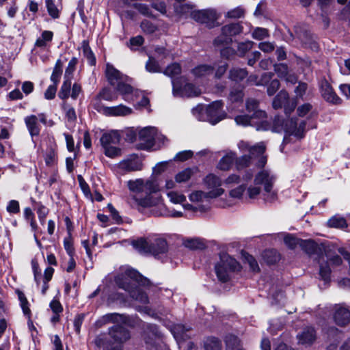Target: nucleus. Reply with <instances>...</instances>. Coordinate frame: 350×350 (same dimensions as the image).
I'll return each mask as SVG.
<instances>
[{"mask_svg": "<svg viewBox=\"0 0 350 350\" xmlns=\"http://www.w3.org/2000/svg\"><path fill=\"white\" fill-rule=\"evenodd\" d=\"M127 186L130 191L136 193H144V198H135L137 204L144 208H150V213L155 217H180L183 213L174 210L168 209L162 202L159 196H153L152 194L159 191V185L157 180L153 177L144 180L137 178L134 180H129Z\"/></svg>", "mask_w": 350, "mask_h": 350, "instance_id": "nucleus-1", "label": "nucleus"}, {"mask_svg": "<svg viewBox=\"0 0 350 350\" xmlns=\"http://www.w3.org/2000/svg\"><path fill=\"white\" fill-rule=\"evenodd\" d=\"M115 282L119 288L126 291L133 299L143 304L148 303V295L139 286H148L150 281L136 270L129 267H122L120 272L115 278Z\"/></svg>", "mask_w": 350, "mask_h": 350, "instance_id": "nucleus-2", "label": "nucleus"}, {"mask_svg": "<svg viewBox=\"0 0 350 350\" xmlns=\"http://www.w3.org/2000/svg\"><path fill=\"white\" fill-rule=\"evenodd\" d=\"M275 180L274 175L267 170H262L254 178V186H250L247 189V194L250 198L254 199L260 194V189L258 185L264 187L265 200L273 202L276 199L277 193L273 191V186Z\"/></svg>", "mask_w": 350, "mask_h": 350, "instance_id": "nucleus-3", "label": "nucleus"}, {"mask_svg": "<svg viewBox=\"0 0 350 350\" xmlns=\"http://www.w3.org/2000/svg\"><path fill=\"white\" fill-rule=\"evenodd\" d=\"M133 247L141 254H151L155 257L159 254H165L168 250L167 241L161 237H157L148 241L140 238L132 242Z\"/></svg>", "mask_w": 350, "mask_h": 350, "instance_id": "nucleus-4", "label": "nucleus"}, {"mask_svg": "<svg viewBox=\"0 0 350 350\" xmlns=\"http://www.w3.org/2000/svg\"><path fill=\"white\" fill-rule=\"evenodd\" d=\"M240 269L238 261L225 252L219 254V260L215 265L216 275L221 282L230 280V273Z\"/></svg>", "mask_w": 350, "mask_h": 350, "instance_id": "nucleus-5", "label": "nucleus"}, {"mask_svg": "<svg viewBox=\"0 0 350 350\" xmlns=\"http://www.w3.org/2000/svg\"><path fill=\"white\" fill-rule=\"evenodd\" d=\"M300 247L306 254L310 256L317 254L319 257V263L320 266L319 275L321 278L325 282L330 280L331 269L327 265V262L323 264L321 260H324V256L322 254V247L312 240H302L300 242Z\"/></svg>", "mask_w": 350, "mask_h": 350, "instance_id": "nucleus-6", "label": "nucleus"}, {"mask_svg": "<svg viewBox=\"0 0 350 350\" xmlns=\"http://www.w3.org/2000/svg\"><path fill=\"white\" fill-rule=\"evenodd\" d=\"M243 27L239 23L227 24L222 27L221 34L214 40L215 46H224L232 42V38L240 34Z\"/></svg>", "mask_w": 350, "mask_h": 350, "instance_id": "nucleus-7", "label": "nucleus"}, {"mask_svg": "<svg viewBox=\"0 0 350 350\" xmlns=\"http://www.w3.org/2000/svg\"><path fill=\"white\" fill-rule=\"evenodd\" d=\"M246 109L251 113L253 118L258 120L260 125L258 130L267 131L269 129V123L265 120L266 113L258 109V101L254 98H249L246 101Z\"/></svg>", "mask_w": 350, "mask_h": 350, "instance_id": "nucleus-8", "label": "nucleus"}, {"mask_svg": "<svg viewBox=\"0 0 350 350\" xmlns=\"http://www.w3.org/2000/svg\"><path fill=\"white\" fill-rule=\"evenodd\" d=\"M190 329V327L181 324L174 325L172 328V334L178 344L180 348L185 347L184 346L185 345V347H187V350L193 349L194 346L193 343L191 341H187V339L190 338V336L188 334V332H189Z\"/></svg>", "mask_w": 350, "mask_h": 350, "instance_id": "nucleus-9", "label": "nucleus"}, {"mask_svg": "<svg viewBox=\"0 0 350 350\" xmlns=\"http://www.w3.org/2000/svg\"><path fill=\"white\" fill-rule=\"evenodd\" d=\"M117 168L122 173L126 174L143 169L142 159L135 154L129 155L117 164Z\"/></svg>", "mask_w": 350, "mask_h": 350, "instance_id": "nucleus-10", "label": "nucleus"}, {"mask_svg": "<svg viewBox=\"0 0 350 350\" xmlns=\"http://www.w3.org/2000/svg\"><path fill=\"white\" fill-rule=\"evenodd\" d=\"M143 338L148 350H158L157 339L160 337V332L156 325L147 323L144 327Z\"/></svg>", "mask_w": 350, "mask_h": 350, "instance_id": "nucleus-11", "label": "nucleus"}, {"mask_svg": "<svg viewBox=\"0 0 350 350\" xmlns=\"http://www.w3.org/2000/svg\"><path fill=\"white\" fill-rule=\"evenodd\" d=\"M222 109L223 103L220 100H216L210 104L206 109L207 121L214 125L224 120L226 114Z\"/></svg>", "mask_w": 350, "mask_h": 350, "instance_id": "nucleus-12", "label": "nucleus"}, {"mask_svg": "<svg viewBox=\"0 0 350 350\" xmlns=\"http://www.w3.org/2000/svg\"><path fill=\"white\" fill-rule=\"evenodd\" d=\"M157 136V129L153 126H147L139 131L138 137L141 143L137 145V148L147 150L152 148L154 144V139Z\"/></svg>", "mask_w": 350, "mask_h": 350, "instance_id": "nucleus-13", "label": "nucleus"}, {"mask_svg": "<svg viewBox=\"0 0 350 350\" xmlns=\"http://www.w3.org/2000/svg\"><path fill=\"white\" fill-rule=\"evenodd\" d=\"M172 93L174 96L192 97L200 94V90L191 83H187L182 88L180 85V79H173Z\"/></svg>", "mask_w": 350, "mask_h": 350, "instance_id": "nucleus-14", "label": "nucleus"}, {"mask_svg": "<svg viewBox=\"0 0 350 350\" xmlns=\"http://www.w3.org/2000/svg\"><path fill=\"white\" fill-rule=\"evenodd\" d=\"M191 18L198 23L205 24L209 28L215 27L217 14L213 10H196L191 14Z\"/></svg>", "mask_w": 350, "mask_h": 350, "instance_id": "nucleus-15", "label": "nucleus"}, {"mask_svg": "<svg viewBox=\"0 0 350 350\" xmlns=\"http://www.w3.org/2000/svg\"><path fill=\"white\" fill-rule=\"evenodd\" d=\"M224 193V189H217L215 191H209L204 192L202 191H195L189 196V200L192 202L198 203L199 204H209V200L216 198L221 196ZM210 206V205H208Z\"/></svg>", "mask_w": 350, "mask_h": 350, "instance_id": "nucleus-16", "label": "nucleus"}, {"mask_svg": "<svg viewBox=\"0 0 350 350\" xmlns=\"http://www.w3.org/2000/svg\"><path fill=\"white\" fill-rule=\"evenodd\" d=\"M94 108L98 111H102L105 115L109 116H126L133 112V109L124 105H119L113 107L96 106Z\"/></svg>", "mask_w": 350, "mask_h": 350, "instance_id": "nucleus-17", "label": "nucleus"}, {"mask_svg": "<svg viewBox=\"0 0 350 350\" xmlns=\"http://www.w3.org/2000/svg\"><path fill=\"white\" fill-rule=\"evenodd\" d=\"M273 107L275 109H280L282 107L284 108L285 113H289L295 108V104L292 103L289 104V96L286 91L281 90L274 98L272 103Z\"/></svg>", "mask_w": 350, "mask_h": 350, "instance_id": "nucleus-18", "label": "nucleus"}, {"mask_svg": "<svg viewBox=\"0 0 350 350\" xmlns=\"http://www.w3.org/2000/svg\"><path fill=\"white\" fill-rule=\"evenodd\" d=\"M105 75L108 82L114 88L123 80H129V77L121 73L109 63L106 64Z\"/></svg>", "mask_w": 350, "mask_h": 350, "instance_id": "nucleus-19", "label": "nucleus"}, {"mask_svg": "<svg viewBox=\"0 0 350 350\" xmlns=\"http://www.w3.org/2000/svg\"><path fill=\"white\" fill-rule=\"evenodd\" d=\"M131 79L123 80L114 88L122 96L123 99L126 101H133V96L137 94V90H135L130 84Z\"/></svg>", "mask_w": 350, "mask_h": 350, "instance_id": "nucleus-20", "label": "nucleus"}, {"mask_svg": "<svg viewBox=\"0 0 350 350\" xmlns=\"http://www.w3.org/2000/svg\"><path fill=\"white\" fill-rule=\"evenodd\" d=\"M109 335L116 343L121 344L130 338L129 332L123 326L116 325L109 329Z\"/></svg>", "mask_w": 350, "mask_h": 350, "instance_id": "nucleus-21", "label": "nucleus"}, {"mask_svg": "<svg viewBox=\"0 0 350 350\" xmlns=\"http://www.w3.org/2000/svg\"><path fill=\"white\" fill-rule=\"evenodd\" d=\"M297 338L299 344L311 345L317 339L316 331L312 327H306L297 334Z\"/></svg>", "mask_w": 350, "mask_h": 350, "instance_id": "nucleus-22", "label": "nucleus"}, {"mask_svg": "<svg viewBox=\"0 0 350 350\" xmlns=\"http://www.w3.org/2000/svg\"><path fill=\"white\" fill-rule=\"evenodd\" d=\"M295 32L297 38L304 45L313 49L317 48V43L313 40L312 35L308 31L299 26H296L295 27Z\"/></svg>", "mask_w": 350, "mask_h": 350, "instance_id": "nucleus-23", "label": "nucleus"}, {"mask_svg": "<svg viewBox=\"0 0 350 350\" xmlns=\"http://www.w3.org/2000/svg\"><path fill=\"white\" fill-rule=\"evenodd\" d=\"M321 92L323 98L327 102L337 104L340 101V98L336 95L332 87L327 81H322L321 84Z\"/></svg>", "mask_w": 350, "mask_h": 350, "instance_id": "nucleus-24", "label": "nucleus"}, {"mask_svg": "<svg viewBox=\"0 0 350 350\" xmlns=\"http://www.w3.org/2000/svg\"><path fill=\"white\" fill-rule=\"evenodd\" d=\"M336 323L340 326H345L350 321V310L342 306H337L334 314Z\"/></svg>", "mask_w": 350, "mask_h": 350, "instance_id": "nucleus-25", "label": "nucleus"}, {"mask_svg": "<svg viewBox=\"0 0 350 350\" xmlns=\"http://www.w3.org/2000/svg\"><path fill=\"white\" fill-rule=\"evenodd\" d=\"M290 124V128H288V135H293L297 137H303L305 128H306V122L304 120H301L298 122L296 118H291L288 120Z\"/></svg>", "mask_w": 350, "mask_h": 350, "instance_id": "nucleus-26", "label": "nucleus"}, {"mask_svg": "<svg viewBox=\"0 0 350 350\" xmlns=\"http://www.w3.org/2000/svg\"><path fill=\"white\" fill-rule=\"evenodd\" d=\"M289 120H284L282 118L276 116L273 120L272 125L269 124V129L268 130L271 129L275 133L285 132L288 134V128H290Z\"/></svg>", "mask_w": 350, "mask_h": 350, "instance_id": "nucleus-27", "label": "nucleus"}, {"mask_svg": "<svg viewBox=\"0 0 350 350\" xmlns=\"http://www.w3.org/2000/svg\"><path fill=\"white\" fill-rule=\"evenodd\" d=\"M25 122L31 137L38 136L40 132V127L38 122V117L35 115L27 116Z\"/></svg>", "mask_w": 350, "mask_h": 350, "instance_id": "nucleus-28", "label": "nucleus"}, {"mask_svg": "<svg viewBox=\"0 0 350 350\" xmlns=\"http://www.w3.org/2000/svg\"><path fill=\"white\" fill-rule=\"evenodd\" d=\"M120 135L118 131H111L109 133H105L100 138L101 146H111L119 144Z\"/></svg>", "mask_w": 350, "mask_h": 350, "instance_id": "nucleus-29", "label": "nucleus"}, {"mask_svg": "<svg viewBox=\"0 0 350 350\" xmlns=\"http://www.w3.org/2000/svg\"><path fill=\"white\" fill-rule=\"evenodd\" d=\"M213 66L208 64H201L192 70V73L196 77L205 78L213 73Z\"/></svg>", "mask_w": 350, "mask_h": 350, "instance_id": "nucleus-30", "label": "nucleus"}, {"mask_svg": "<svg viewBox=\"0 0 350 350\" xmlns=\"http://www.w3.org/2000/svg\"><path fill=\"white\" fill-rule=\"evenodd\" d=\"M204 184L206 187L209 191H215L217 189H223L221 188V179L214 175V174H208L204 179Z\"/></svg>", "mask_w": 350, "mask_h": 350, "instance_id": "nucleus-31", "label": "nucleus"}, {"mask_svg": "<svg viewBox=\"0 0 350 350\" xmlns=\"http://www.w3.org/2000/svg\"><path fill=\"white\" fill-rule=\"evenodd\" d=\"M235 158L236 155L234 153L232 152L226 153L219 160L217 164V168L223 171L228 170L234 163Z\"/></svg>", "mask_w": 350, "mask_h": 350, "instance_id": "nucleus-32", "label": "nucleus"}, {"mask_svg": "<svg viewBox=\"0 0 350 350\" xmlns=\"http://www.w3.org/2000/svg\"><path fill=\"white\" fill-rule=\"evenodd\" d=\"M234 120L238 125L241 126H254L258 130V126L260 125L258 120L253 118L251 115L244 114L239 115L234 118Z\"/></svg>", "mask_w": 350, "mask_h": 350, "instance_id": "nucleus-33", "label": "nucleus"}, {"mask_svg": "<svg viewBox=\"0 0 350 350\" xmlns=\"http://www.w3.org/2000/svg\"><path fill=\"white\" fill-rule=\"evenodd\" d=\"M226 350H244L242 348L241 340L232 334H228L225 338Z\"/></svg>", "mask_w": 350, "mask_h": 350, "instance_id": "nucleus-34", "label": "nucleus"}, {"mask_svg": "<svg viewBox=\"0 0 350 350\" xmlns=\"http://www.w3.org/2000/svg\"><path fill=\"white\" fill-rule=\"evenodd\" d=\"M247 76V72L244 68H233L229 72V79L235 82L243 81Z\"/></svg>", "mask_w": 350, "mask_h": 350, "instance_id": "nucleus-35", "label": "nucleus"}, {"mask_svg": "<svg viewBox=\"0 0 350 350\" xmlns=\"http://www.w3.org/2000/svg\"><path fill=\"white\" fill-rule=\"evenodd\" d=\"M62 67L63 62L60 59H58L56 61V63L53 70V72L50 77L51 81L55 84L57 85L59 82L61 76L62 75Z\"/></svg>", "mask_w": 350, "mask_h": 350, "instance_id": "nucleus-36", "label": "nucleus"}, {"mask_svg": "<svg viewBox=\"0 0 350 350\" xmlns=\"http://www.w3.org/2000/svg\"><path fill=\"white\" fill-rule=\"evenodd\" d=\"M82 49L84 56L86 57L88 63L91 66H94L96 62V57L91 50L89 43L87 40H83L82 42Z\"/></svg>", "mask_w": 350, "mask_h": 350, "instance_id": "nucleus-37", "label": "nucleus"}, {"mask_svg": "<svg viewBox=\"0 0 350 350\" xmlns=\"http://www.w3.org/2000/svg\"><path fill=\"white\" fill-rule=\"evenodd\" d=\"M327 225L331 228L342 229L347 227L346 219L340 215H335L330 218L327 221Z\"/></svg>", "mask_w": 350, "mask_h": 350, "instance_id": "nucleus-38", "label": "nucleus"}, {"mask_svg": "<svg viewBox=\"0 0 350 350\" xmlns=\"http://www.w3.org/2000/svg\"><path fill=\"white\" fill-rule=\"evenodd\" d=\"M221 342L215 337H208L204 340V348L206 350H221Z\"/></svg>", "mask_w": 350, "mask_h": 350, "instance_id": "nucleus-39", "label": "nucleus"}, {"mask_svg": "<svg viewBox=\"0 0 350 350\" xmlns=\"http://www.w3.org/2000/svg\"><path fill=\"white\" fill-rule=\"evenodd\" d=\"M71 88V79L64 78V81L62 85L58 96L62 99H66L69 97Z\"/></svg>", "mask_w": 350, "mask_h": 350, "instance_id": "nucleus-40", "label": "nucleus"}, {"mask_svg": "<svg viewBox=\"0 0 350 350\" xmlns=\"http://www.w3.org/2000/svg\"><path fill=\"white\" fill-rule=\"evenodd\" d=\"M273 74L271 72H265L262 75L260 80L258 81V77L255 75L249 77L247 81L251 83H254L256 85H263L268 82L273 77Z\"/></svg>", "mask_w": 350, "mask_h": 350, "instance_id": "nucleus-41", "label": "nucleus"}, {"mask_svg": "<svg viewBox=\"0 0 350 350\" xmlns=\"http://www.w3.org/2000/svg\"><path fill=\"white\" fill-rule=\"evenodd\" d=\"M53 33L51 31H44L42 33L41 37L38 38L35 43V46L38 47H44L46 46V42L52 40Z\"/></svg>", "mask_w": 350, "mask_h": 350, "instance_id": "nucleus-42", "label": "nucleus"}, {"mask_svg": "<svg viewBox=\"0 0 350 350\" xmlns=\"http://www.w3.org/2000/svg\"><path fill=\"white\" fill-rule=\"evenodd\" d=\"M102 147L104 149L105 154L108 157L116 158L121 155V149L114 146L113 145L102 146Z\"/></svg>", "mask_w": 350, "mask_h": 350, "instance_id": "nucleus-43", "label": "nucleus"}, {"mask_svg": "<svg viewBox=\"0 0 350 350\" xmlns=\"http://www.w3.org/2000/svg\"><path fill=\"white\" fill-rule=\"evenodd\" d=\"M181 72V68L178 64L174 63L171 65H169L165 70L164 74L167 76L170 77L173 79H175L174 77Z\"/></svg>", "mask_w": 350, "mask_h": 350, "instance_id": "nucleus-44", "label": "nucleus"}, {"mask_svg": "<svg viewBox=\"0 0 350 350\" xmlns=\"http://www.w3.org/2000/svg\"><path fill=\"white\" fill-rule=\"evenodd\" d=\"M253 45L254 42L250 40L239 42L237 45V53L239 55L240 57L244 56L247 52L252 49Z\"/></svg>", "mask_w": 350, "mask_h": 350, "instance_id": "nucleus-45", "label": "nucleus"}, {"mask_svg": "<svg viewBox=\"0 0 350 350\" xmlns=\"http://www.w3.org/2000/svg\"><path fill=\"white\" fill-rule=\"evenodd\" d=\"M183 244L186 247L191 250L201 249L204 247L203 243L200 239H187L183 241Z\"/></svg>", "mask_w": 350, "mask_h": 350, "instance_id": "nucleus-46", "label": "nucleus"}, {"mask_svg": "<svg viewBox=\"0 0 350 350\" xmlns=\"http://www.w3.org/2000/svg\"><path fill=\"white\" fill-rule=\"evenodd\" d=\"M167 196L173 204H182L186 201V197L183 194L176 191H169L167 193Z\"/></svg>", "mask_w": 350, "mask_h": 350, "instance_id": "nucleus-47", "label": "nucleus"}, {"mask_svg": "<svg viewBox=\"0 0 350 350\" xmlns=\"http://www.w3.org/2000/svg\"><path fill=\"white\" fill-rule=\"evenodd\" d=\"M245 189L246 185L245 183H241L237 187L230 189L229 195L232 198L240 199L243 196Z\"/></svg>", "mask_w": 350, "mask_h": 350, "instance_id": "nucleus-48", "label": "nucleus"}, {"mask_svg": "<svg viewBox=\"0 0 350 350\" xmlns=\"http://www.w3.org/2000/svg\"><path fill=\"white\" fill-rule=\"evenodd\" d=\"M284 243L290 249H295L297 246L300 247V242L302 241V239H297L295 237L287 234L285 236L284 239Z\"/></svg>", "mask_w": 350, "mask_h": 350, "instance_id": "nucleus-49", "label": "nucleus"}, {"mask_svg": "<svg viewBox=\"0 0 350 350\" xmlns=\"http://www.w3.org/2000/svg\"><path fill=\"white\" fill-rule=\"evenodd\" d=\"M193 174L191 168H187L176 174L175 178L177 183H183L188 180Z\"/></svg>", "mask_w": 350, "mask_h": 350, "instance_id": "nucleus-50", "label": "nucleus"}, {"mask_svg": "<svg viewBox=\"0 0 350 350\" xmlns=\"http://www.w3.org/2000/svg\"><path fill=\"white\" fill-rule=\"evenodd\" d=\"M78 63V59L75 57H72L66 68L64 78L71 79L74 71L76 69V66Z\"/></svg>", "mask_w": 350, "mask_h": 350, "instance_id": "nucleus-51", "label": "nucleus"}, {"mask_svg": "<svg viewBox=\"0 0 350 350\" xmlns=\"http://www.w3.org/2000/svg\"><path fill=\"white\" fill-rule=\"evenodd\" d=\"M46 6L49 14L53 18H59V10L53 0H46Z\"/></svg>", "mask_w": 350, "mask_h": 350, "instance_id": "nucleus-52", "label": "nucleus"}, {"mask_svg": "<svg viewBox=\"0 0 350 350\" xmlns=\"http://www.w3.org/2000/svg\"><path fill=\"white\" fill-rule=\"evenodd\" d=\"M98 98L107 101H113L117 99V96H116L109 89L104 88L98 95Z\"/></svg>", "mask_w": 350, "mask_h": 350, "instance_id": "nucleus-53", "label": "nucleus"}, {"mask_svg": "<svg viewBox=\"0 0 350 350\" xmlns=\"http://www.w3.org/2000/svg\"><path fill=\"white\" fill-rule=\"evenodd\" d=\"M97 344L100 346H103L104 350H122L120 344L116 343V345H111L109 341H105L103 338H98L97 340Z\"/></svg>", "mask_w": 350, "mask_h": 350, "instance_id": "nucleus-54", "label": "nucleus"}, {"mask_svg": "<svg viewBox=\"0 0 350 350\" xmlns=\"http://www.w3.org/2000/svg\"><path fill=\"white\" fill-rule=\"evenodd\" d=\"M264 258L269 264H273L279 260V255L275 250H269L264 252Z\"/></svg>", "mask_w": 350, "mask_h": 350, "instance_id": "nucleus-55", "label": "nucleus"}, {"mask_svg": "<svg viewBox=\"0 0 350 350\" xmlns=\"http://www.w3.org/2000/svg\"><path fill=\"white\" fill-rule=\"evenodd\" d=\"M243 257L245 262H247L249 265L252 271L254 272L259 271L260 268L258 267V262L252 256L248 254H244Z\"/></svg>", "mask_w": 350, "mask_h": 350, "instance_id": "nucleus-56", "label": "nucleus"}, {"mask_svg": "<svg viewBox=\"0 0 350 350\" xmlns=\"http://www.w3.org/2000/svg\"><path fill=\"white\" fill-rule=\"evenodd\" d=\"M252 38L256 40H263L269 36L267 29L261 27H256L252 32Z\"/></svg>", "mask_w": 350, "mask_h": 350, "instance_id": "nucleus-57", "label": "nucleus"}, {"mask_svg": "<svg viewBox=\"0 0 350 350\" xmlns=\"http://www.w3.org/2000/svg\"><path fill=\"white\" fill-rule=\"evenodd\" d=\"M274 70L278 76L281 79H283L284 77L287 76V74L288 73V66L285 64H275Z\"/></svg>", "mask_w": 350, "mask_h": 350, "instance_id": "nucleus-58", "label": "nucleus"}, {"mask_svg": "<svg viewBox=\"0 0 350 350\" xmlns=\"http://www.w3.org/2000/svg\"><path fill=\"white\" fill-rule=\"evenodd\" d=\"M64 249L70 256H72L74 253L73 242L70 233L64 239Z\"/></svg>", "mask_w": 350, "mask_h": 350, "instance_id": "nucleus-59", "label": "nucleus"}, {"mask_svg": "<svg viewBox=\"0 0 350 350\" xmlns=\"http://www.w3.org/2000/svg\"><path fill=\"white\" fill-rule=\"evenodd\" d=\"M140 27L144 33L148 34L154 33L157 29L156 26L152 23L147 20L143 21L141 23Z\"/></svg>", "mask_w": 350, "mask_h": 350, "instance_id": "nucleus-60", "label": "nucleus"}, {"mask_svg": "<svg viewBox=\"0 0 350 350\" xmlns=\"http://www.w3.org/2000/svg\"><path fill=\"white\" fill-rule=\"evenodd\" d=\"M244 13V9L239 6L228 11L226 14V16L230 18H239L243 16Z\"/></svg>", "mask_w": 350, "mask_h": 350, "instance_id": "nucleus-61", "label": "nucleus"}, {"mask_svg": "<svg viewBox=\"0 0 350 350\" xmlns=\"http://www.w3.org/2000/svg\"><path fill=\"white\" fill-rule=\"evenodd\" d=\"M130 5L135 8L140 14L144 16H148L151 14V11L146 4L135 3Z\"/></svg>", "mask_w": 350, "mask_h": 350, "instance_id": "nucleus-62", "label": "nucleus"}, {"mask_svg": "<svg viewBox=\"0 0 350 350\" xmlns=\"http://www.w3.org/2000/svg\"><path fill=\"white\" fill-rule=\"evenodd\" d=\"M146 68L148 72H160V67L158 62L150 57L148 61L146 62Z\"/></svg>", "mask_w": 350, "mask_h": 350, "instance_id": "nucleus-63", "label": "nucleus"}, {"mask_svg": "<svg viewBox=\"0 0 350 350\" xmlns=\"http://www.w3.org/2000/svg\"><path fill=\"white\" fill-rule=\"evenodd\" d=\"M195 11L196 10L193 9V6L189 4L182 5L177 8V12L182 15H185L186 17L190 16L191 18V14Z\"/></svg>", "mask_w": 350, "mask_h": 350, "instance_id": "nucleus-64", "label": "nucleus"}]
</instances>
